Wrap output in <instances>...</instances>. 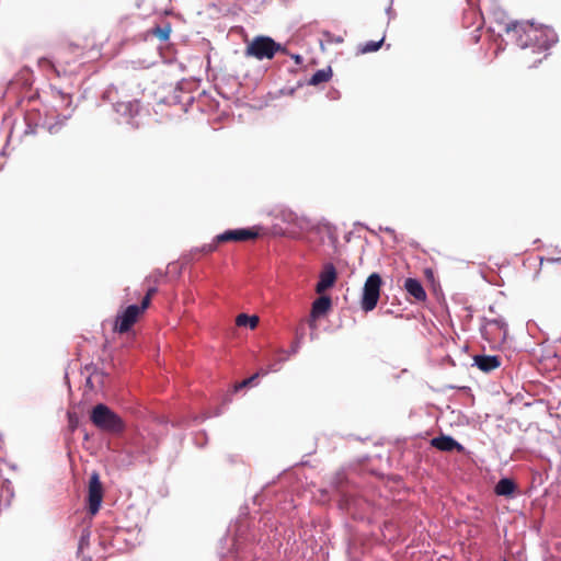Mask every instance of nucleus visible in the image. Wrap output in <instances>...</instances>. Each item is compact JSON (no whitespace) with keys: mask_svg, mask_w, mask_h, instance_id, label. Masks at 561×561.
I'll use <instances>...</instances> for the list:
<instances>
[{"mask_svg":"<svg viewBox=\"0 0 561 561\" xmlns=\"http://www.w3.org/2000/svg\"><path fill=\"white\" fill-rule=\"evenodd\" d=\"M505 30L517 36V44L522 48L531 47L534 53L547 50L558 39L553 30L529 22L506 24Z\"/></svg>","mask_w":561,"mask_h":561,"instance_id":"obj_1","label":"nucleus"},{"mask_svg":"<svg viewBox=\"0 0 561 561\" xmlns=\"http://www.w3.org/2000/svg\"><path fill=\"white\" fill-rule=\"evenodd\" d=\"M90 420L95 427L106 433L119 434L125 430L122 417L103 403L92 409Z\"/></svg>","mask_w":561,"mask_h":561,"instance_id":"obj_2","label":"nucleus"},{"mask_svg":"<svg viewBox=\"0 0 561 561\" xmlns=\"http://www.w3.org/2000/svg\"><path fill=\"white\" fill-rule=\"evenodd\" d=\"M282 46L268 36H256L245 48V56L257 60L272 59Z\"/></svg>","mask_w":561,"mask_h":561,"instance_id":"obj_3","label":"nucleus"},{"mask_svg":"<svg viewBox=\"0 0 561 561\" xmlns=\"http://www.w3.org/2000/svg\"><path fill=\"white\" fill-rule=\"evenodd\" d=\"M381 277L377 273L368 276L364 284L362 295V309L366 312L371 311L377 306L380 296Z\"/></svg>","mask_w":561,"mask_h":561,"instance_id":"obj_4","label":"nucleus"},{"mask_svg":"<svg viewBox=\"0 0 561 561\" xmlns=\"http://www.w3.org/2000/svg\"><path fill=\"white\" fill-rule=\"evenodd\" d=\"M140 316V308L137 305L128 306L124 311L117 314L115 321V331L125 333L129 331L131 325L137 321Z\"/></svg>","mask_w":561,"mask_h":561,"instance_id":"obj_5","label":"nucleus"},{"mask_svg":"<svg viewBox=\"0 0 561 561\" xmlns=\"http://www.w3.org/2000/svg\"><path fill=\"white\" fill-rule=\"evenodd\" d=\"M103 497L102 484L98 473H93L89 482V511L92 515H95L101 506Z\"/></svg>","mask_w":561,"mask_h":561,"instance_id":"obj_6","label":"nucleus"},{"mask_svg":"<svg viewBox=\"0 0 561 561\" xmlns=\"http://www.w3.org/2000/svg\"><path fill=\"white\" fill-rule=\"evenodd\" d=\"M257 237V232L248 229V228H240V229H233V230H227L220 234H217L215 237V241L222 243V242H239V241H247L250 239H254Z\"/></svg>","mask_w":561,"mask_h":561,"instance_id":"obj_7","label":"nucleus"},{"mask_svg":"<svg viewBox=\"0 0 561 561\" xmlns=\"http://www.w3.org/2000/svg\"><path fill=\"white\" fill-rule=\"evenodd\" d=\"M336 276L337 275L334 265L331 263L325 264L319 275V282L317 283L316 291L318 294H322L331 288L336 280Z\"/></svg>","mask_w":561,"mask_h":561,"instance_id":"obj_8","label":"nucleus"},{"mask_svg":"<svg viewBox=\"0 0 561 561\" xmlns=\"http://www.w3.org/2000/svg\"><path fill=\"white\" fill-rule=\"evenodd\" d=\"M331 308V298L328 296H320L312 302L309 327L316 329V320L324 316Z\"/></svg>","mask_w":561,"mask_h":561,"instance_id":"obj_9","label":"nucleus"},{"mask_svg":"<svg viewBox=\"0 0 561 561\" xmlns=\"http://www.w3.org/2000/svg\"><path fill=\"white\" fill-rule=\"evenodd\" d=\"M474 365L484 373H490L501 365L497 356L491 355H477L473 357Z\"/></svg>","mask_w":561,"mask_h":561,"instance_id":"obj_10","label":"nucleus"},{"mask_svg":"<svg viewBox=\"0 0 561 561\" xmlns=\"http://www.w3.org/2000/svg\"><path fill=\"white\" fill-rule=\"evenodd\" d=\"M432 446L443 451H451L454 449L462 451L463 447L450 436H439L432 439Z\"/></svg>","mask_w":561,"mask_h":561,"instance_id":"obj_11","label":"nucleus"},{"mask_svg":"<svg viewBox=\"0 0 561 561\" xmlns=\"http://www.w3.org/2000/svg\"><path fill=\"white\" fill-rule=\"evenodd\" d=\"M404 288L411 295L419 301H424L426 299V293L420 283V280L415 278H407L404 282Z\"/></svg>","mask_w":561,"mask_h":561,"instance_id":"obj_12","label":"nucleus"},{"mask_svg":"<svg viewBox=\"0 0 561 561\" xmlns=\"http://www.w3.org/2000/svg\"><path fill=\"white\" fill-rule=\"evenodd\" d=\"M515 483L510 479H501L495 485V493L497 495L508 496L515 491Z\"/></svg>","mask_w":561,"mask_h":561,"instance_id":"obj_13","label":"nucleus"},{"mask_svg":"<svg viewBox=\"0 0 561 561\" xmlns=\"http://www.w3.org/2000/svg\"><path fill=\"white\" fill-rule=\"evenodd\" d=\"M332 77V70L330 67L320 69L313 73V76L310 78L309 83L311 85H317L322 82H327Z\"/></svg>","mask_w":561,"mask_h":561,"instance_id":"obj_14","label":"nucleus"},{"mask_svg":"<svg viewBox=\"0 0 561 561\" xmlns=\"http://www.w3.org/2000/svg\"><path fill=\"white\" fill-rule=\"evenodd\" d=\"M236 324L238 327H249L250 329H255L259 324V317L257 316H248L245 313H240L236 318Z\"/></svg>","mask_w":561,"mask_h":561,"instance_id":"obj_15","label":"nucleus"},{"mask_svg":"<svg viewBox=\"0 0 561 561\" xmlns=\"http://www.w3.org/2000/svg\"><path fill=\"white\" fill-rule=\"evenodd\" d=\"M139 104L137 102H127V103H117L115 108L116 112L122 113L124 115H133L137 113Z\"/></svg>","mask_w":561,"mask_h":561,"instance_id":"obj_16","label":"nucleus"},{"mask_svg":"<svg viewBox=\"0 0 561 561\" xmlns=\"http://www.w3.org/2000/svg\"><path fill=\"white\" fill-rule=\"evenodd\" d=\"M278 369V367L276 365H273L271 366L268 369H265V370H261L259 373H256L255 375L251 376L250 378L243 380L242 382H240L239 385H237L236 389H241L243 387H247L249 385H251L259 376H265L268 374V371H276Z\"/></svg>","mask_w":561,"mask_h":561,"instance_id":"obj_17","label":"nucleus"},{"mask_svg":"<svg viewBox=\"0 0 561 561\" xmlns=\"http://www.w3.org/2000/svg\"><path fill=\"white\" fill-rule=\"evenodd\" d=\"M382 44V39L378 41V42H367L364 47L362 48V51L363 53H371V51H376L380 48Z\"/></svg>","mask_w":561,"mask_h":561,"instance_id":"obj_18","label":"nucleus"},{"mask_svg":"<svg viewBox=\"0 0 561 561\" xmlns=\"http://www.w3.org/2000/svg\"><path fill=\"white\" fill-rule=\"evenodd\" d=\"M219 242H216L215 240L213 241V243L210 244H205L201 248V251L204 252V253H210V252H214L216 249H217V244Z\"/></svg>","mask_w":561,"mask_h":561,"instance_id":"obj_19","label":"nucleus"},{"mask_svg":"<svg viewBox=\"0 0 561 561\" xmlns=\"http://www.w3.org/2000/svg\"><path fill=\"white\" fill-rule=\"evenodd\" d=\"M150 299H151V298H149V297L145 296V298H144V300H142L141 305H140V306H138V307L140 308V313H141V312H144V311L148 308V306H149V304H150Z\"/></svg>","mask_w":561,"mask_h":561,"instance_id":"obj_20","label":"nucleus"},{"mask_svg":"<svg viewBox=\"0 0 561 561\" xmlns=\"http://www.w3.org/2000/svg\"><path fill=\"white\" fill-rule=\"evenodd\" d=\"M156 291H157V289H156L154 287L149 288V290L147 291V295H146V296H147V297H149V298H151V297H152V295H153Z\"/></svg>","mask_w":561,"mask_h":561,"instance_id":"obj_21","label":"nucleus"},{"mask_svg":"<svg viewBox=\"0 0 561 561\" xmlns=\"http://www.w3.org/2000/svg\"><path fill=\"white\" fill-rule=\"evenodd\" d=\"M301 337H302V334H300V335L297 337V344H299V343H300ZM297 348H298V345H296V347L294 348V352H296V351H297Z\"/></svg>","mask_w":561,"mask_h":561,"instance_id":"obj_22","label":"nucleus"},{"mask_svg":"<svg viewBox=\"0 0 561 561\" xmlns=\"http://www.w3.org/2000/svg\"><path fill=\"white\" fill-rule=\"evenodd\" d=\"M69 421H70V424L73 426L75 421L72 420V415L70 413H69Z\"/></svg>","mask_w":561,"mask_h":561,"instance_id":"obj_23","label":"nucleus"}]
</instances>
